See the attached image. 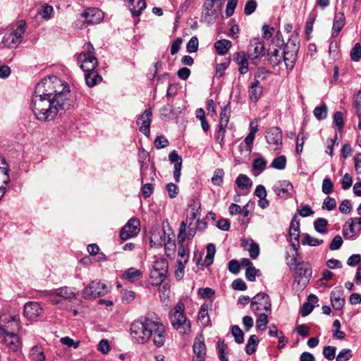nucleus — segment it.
Instances as JSON below:
<instances>
[{"label": "nucleus", "mask_w": 361, "mask_h": 361, "mask_svg": "<svg viewBox=\"0 0 361 361\" xmlns=\"http://www.w3.org/2000/svg\"><path fill=\"white\" fill-rule=\"evenodd\" d=\"M70 90L67 83L51 75L44 78L35 87L30 106L35 117L39 121L49 122L61 111L69 109L73 105L68 98Z\"/></svg>", "instance_id": "obj_1"}, {"label": "nucleus", "mask_w": 361, "mask_h": 361, "mask_svg": "<svg viewBox=\"0 0 361 361\" xmlns=\"http://www.w3.org/2000/svg\"><path fill=\"white\" fill-rule=\"evenodd\" d=\"M129 334L135 343L144 344L152 338L158 348L163 346L166 340L164 326L149 315L134 320L130 325Z\"/></svg>", "instance_id": "obj_2"}, {"label": "nucleus", "mask_w": 361, "mask_h": 361, "mask_svg": "<svg viewBox=\"0 0 361 361\" xmlns=\"http://www.w3.org/2000/svg\"><path fill=\"white\" fill-rule=\"evenodd\" d=\"M185 305L178 302L169 312L171 324L181 334H188L191 330L190 321L184 314Z\"/></svg>", "instance_id": "obj_3"}, {"label": "nucleus", "mask_w": 361, "mask_h": 361, "mask_svg": "<svg viewBox=\"0 0 361 361\" xmlns=\"http://www.w3.org/2000/svg\"><path fill=\"white\" fill-rule=\"evenodd\" d=\"M295 267V277L292 289L295 294H299L307 286L312 276V269L307 263L297 264Z\"/></svg>", "instance_id": "obj_4"}, {"label": "nucleus", "mask_w": 361, "mask_h": 361, "mask_svg": "<svg viewBox=\"0 0 361 361\" xmlns=\"http://www.w3.org/2000/svg\"><path fill=\"white\" fill-rule=\"evenodd\" d=\"M283 61L288 71L293 69L298 59L299 44L294 39H289L282 47Z\"/></svg>", "instance_id": "obj_5"}, {"label": "nucleus", "mask_w": 361, "mask_h": 361, "mask_svg": "<svg viewBox=\"0 0 361 361\" xmlns=\"http://www.w3.org/2000/svg\"><path fill=\"white\" fill-rule=\"evenodd\" d=\"M84 51L78 54L77 57L78 63L80 68H96L98 61L94 56V48L90 42L84 44Z\"/></svg>", "instance_id": "obj_6"}, {"label": "nucleus", "mask_w": 361, "mask_h": 361, "mask_svg": "<svg viewBox=\"0 0 361 361\" xmlns=\"http://www.w3.org/2000/svg\"><path fill=\"white\" fill-rule=\"evenodd\" d=\"M25 21L20 20L18 22L17 27L11 32H6L3 37V43L9 48L16 47L22 41V37L25 33Z\"/></svg>", "instance_id": "obj_7"}, {"label": "nucleus", "mask_w": 361, "mask_h": 361, "mask_svg": "<svg viewBox=\"0 0 361 361\" xmlns=\"http://www.w3.org/2000/svg\"><path fill=\"white\" fill-rule=\"evenodd\" d=\"M109 291L108 286L100 281H92L82 290V297L90 300L103 296Z\"/></svg>", "instance_id": "obj_8"}, {"label": "nucleus", "mask_w": 361, "mask_h": 361, "mask_svg": "<svg viewBox=\"0 0 361 361\" xmlns=\"http://www.w3.org/2000/svg\"><path fill=\"white\" fill-rule=\"evenodd\" d=\"M283 134L279 127H271L267 130L265 138L269 145V148L279 154L282 146Z\"/></svg>", "instance_id": "obj_9"}, {"label": "nucleus", "mask_w": 361, "mask_h": 361, "mask_svg": "<svg viewBox=\"0 0 361 361\" xmlns=\"http://www.w3.org/2000/svg\"><path fill=\"white\" fill-rule=\"evenodd\" d=\"M140 231V221L139 219L133 217L121 228L119 232V238L122 241H126L138 235Z\"/></svg>", "instance_id": "obj_10"}, {"label": "nucleus", "mask_w": 361, "mask_h": 361, "mask_svg": "<svg viewBox=\"0 0 361 361\" xmlns=\"http://www.w3.org/2000/svg\"><path fill=\"white\" fill-rule=\"evenodd\" d=\"M265 55L264 43L259 38H252L247 47V56L250 59H255Z\"/></svg>", "instance_id": "obj_11"}, {"label": "nucleus", "mask_w": 361, "mask_h": 361, "mask_svg": "<svg viewBox=\"0 0 361 361\" xmlns=\"http://www.w3.org/2000/svg\"><path fill=\"white\" fill-rule=\"evenodd\" d=\"M0 330L4 332L2 342L8 347L9 350L13 352L18 350L21 345L18 336L16 334L8 332L4 329L2 324L0 325Z\"/></svg>", "instance_id": "obj_12"}, {"label": "nucleus", "mask_w": 361, "mask_h": 361, "mask_svg": "<svg viewBox=\"0 0 361 361\" xmlns=\"http://www.w3.org/2000/svg\"><path fill=\"white\" fill-rule=\"evenodd\" d=\"M152 109L149 107L139 116L137 121V124L139 126L140 131L147 137H149L150 135V124L152 122Z\"/></svg>", "instance_id": "obj_13"}, {"label": "nucleus", "mask_w": 361, "mask_h": 361, "mask_svg": "<svg viewBox=\"0 0 361 361\" xmlns=\"http://www.w3.org/2000/svg\"><path fill=\"white\" fill-rule=\"evenodd\" d=\"M273 190L278 197L287 199L290 196V193L293 190V186L288 180H279L273 186Z\"/></svg>", "instance_id": "obj_14"}, {"label": "nucleus", "mask_w": 361, "mask_h": 361, "mask_svg": "<svg viewBox=\"0 0 361 361\" xmlns=\"http://www.w3.org/2000/svg\"><path fill=\"white\" fill-rule=\"evenodd\" d=\"M44 295L46 297L59 296L66 300H71L75 296L74 290L68 286H63L59 288L45 290Z\"/></svg>", "instance_id": "obj_15"}, {"label": "nucleus", "mask_w": 361, "mask_h": 361, "mask_svg": "<svg viewBox=\"0 0 361 361\" xmlns=\"http://www.w3.org/2000/svg\"><path fill=\"white\" fill-rule=\"evenodd\" d=\"M192 350L195 354L192 361H204L206 355V345L202 336L195 338L192 346Z\"/></svg>", "instance_id": "obj_16"}, {"label": "nucleus", "mask_w": 361, "mask_h": 361, "mask_svg": "<svg viewBox=\"0 0 361 361\" xmlns=\"http://www.w3.org/2000/svg\"><path fill=\"white\" fill-rule=\"evenodd\" d=\"M171 240L170 234L166 235L164 228L154 231L150 237V243H153L154 246H161L163 245L166 246L171 243Z\"/></svg>", "instance_id": "obj_17"}, {"label": "nucleus", "mask_w": 361, "mask_h": 361, "mask_svg": "<svg viewBox=\"0 0 361 361\" xmlns=\"http://www.w3.org/2000/svg\"><path fill=\"white\" fill-rule=\"evenodd\" d=\"M24 315L30 320H33L39 317L42 312V308L39 303L30 301L25 303L24 306Z\"/></svg>", "instance_id": "obj_18"}, {"label": "nucleus", "mask_w": 361, "mask_h": 361, "mask_svg": "<svg viewBox=\"0 0 361 361\" xmlns=\"http://www.w3.org/2000/svg\"><path fill=\"white\" fill-rule=\"evenodd\" d=\"M169 160L171 163H174L173 177L176 182L178 183L180 178L182 168V157L178 155L176 150H173L169 155Z\"/></svg>", "instance_id": "obj_19"}, {"label": "nucleus", "mask_w": 361, "mask_h": 361, "mask_svg": "<svg viewBox=\"0 0 361 361\" xmlns=\"http://www.w3.org/2000/svg\"><path fill=\"white\" fill-rule=\"evenodd\" d=\"M83 71L86 72L85 74V79L86 84L88 87H92L99 84L102 78L99 75L98 72L95 70L96 68H80Z\"/></svg>", "instance_id": "obj_20"}, {"label": "nucleus", "mask_w": 361, "mask_h": 361, "mask_svg": "<svg viewBox=\"0 0 361 361\" xmlns=\"http://www.w3.org/2000/svg\"><path fill=\"white\" fill-rule=\"evenodd\" d=\"M81 16L85 18V21L88 24H94L99 22L103 16V13L101 10L92 8L82 12Z\"/></svg>", "instance_id": "obj_21"}, {"label": "nucleus", "mask_w": 361, "mask_h": 361, "mask_svg": "<svg viewBox=\"0 0 361 361\" xmlns=\"http://www.w3.org/2000/svg\"><path fill=\"white\" fill-rule=\"evenodd\" d=\"M345 15L343 12L336 13L334 18L331 37L336 38L345 25Z\"/></svg>", "instance_id": "obj_22"}, {"label": "nucleus", "mask_w": 361, "mask_h": 361, "mask_svg": "<svg viewBox=\"0 0 361 361\" xmlns=\"http://www.w3.org/2000/svg\"><path fill=\"white\" fill-rule=\"evenodd\" d=\"M262 90L263 88L260 84L259 80H254L248 87V96L250 99L253 102H257L262 94Z\"/></svg>", "instance_id": "obj_23"}, {"label": "nucleus", "mask_w": 361, "mask_h": 361, "mask_svg": "<svg viewBox=\"0 0 361 361\" xmlns=\"http://www.w3.org/2000/svg\"><path fill=\"white\" fill-rule=\"evenodd\" d=\"M233 61L238 65L240 74L245 75L248 71V61L244 51L236 52L233 55Z\"/></svg>", "instance_id": "obj_24"}, {"label": "nucleus", "mask_w": 361, "mask_h": 361, "mask_svg": "<svg viewBox=\"0 0 361 361\" xmlns=\"http://www.w3.org/2000/svg\"><path fill=\"white\" fill-rule=\"evenodd\" d=\"M128 1L133 17H139L147 6L145 0H128Z\"/></svg>", "instance_id": "obj_25"}, {"label": "nucleus", "mask_w": 361, "mask_h": 361, "mask_svg": "<svg viewBox=\"0 0 361 361\" xmlns=\"http://www.w3.org/2000/svg\"><path fill=\"white\" fill-rule=\"evenodd\" d=\"M212 301L205 302L201 305L200 309L199 310L197 319L204 326L208 325L210 322L208 314V310L212 307Z\"/></svg>", "instance_id": "obj_26"}, {"label": "nucleus", "mask_w": 361, "mask_h": 361, "mask_svg": "<svg viewBox=\"0 0 361 361\" xmlns=\"http://www.w3.org/2000/svg\"><path fill=\"white\" fill-rule=\"evenodd\" d=\"M142 271L134 267L127 269L123 274L122 279L134 283L142 277Z\"/></svg>", "instance_id": "obj_27"}, {"label": "nucleus", "mask_w": 361, "mask_h": 361, "mask_svg": "<svg viewBox=\"0 0 361 361\" xmlns=\"http://www.w3.org/2000/svg\"><path fill=\"white\" fill-rule=\"evenodd\" d=\"M355 223L350 219L345 223L343 227V235L345 238L351 239L361 231V228L355 230Z\"/></svg>", "instance_id": "obj_28"}, {"label": "nucleus", "mask_w": 361, "mask_h": 361, "mask_svg": "<svg viewBox=\"0 0 361 361\" xmlns=\"http://www.w3.org/2000/svg\"><path fill=\"white\" fill-rule=\"evenodd\" d=\"M331 302L332 307L335 310H341L345 303V299L343 298V293L340 291L333 290L331 293Z\"/></svg>", "instance_id": "obj_29"}, {"label": "nucleus", "mask_w": 361, "mask_h": 361, "mask_svg": "<svg viewBox=\"0 0 361 361\" xmlns=\"http://www.w3.org/2000/svg\"><path fill=\"white\" fill-rule=\"evenodd\" d=\"M212 0H207L204 5V18L207 21L214 20L216 18V11L214 8V3Z\"/></svg>", "instance_id": "obj_30"}, {"label": "nucleus", "mask_w": 361, "mask_h": 361, "mask_svg": "<svg viewBox=\"0 0 361 361\" xmlns=\"http://www.w3.org/2000/svg\"><path fill=\"white\" fill-rule=\"evenodd\" d=\"M231 42L228 39H220L214 43V47L219 55H225L231 47Z\"/></svg>", "instance_id": "obj_31"}, {"label": "nucleus", "mask_w": 361, "mask_h": 361, "mask_svg": "<svg viewBox=\"0 0 361 361\" xmlns=\"http://www.w3.org/2000/svg\"><path fill=\"white\" fill-rule=\"evenodd\" d=\"M259 343V341L257 336L256 335H251L245 345V353L249 355L254 354L257 350Z\"/></svg>", "instance_id": "obj_32"}, {"label": "nucleus", "mask_w": 361, "mask_h": 361, "mask_svg": "<svg viewBox=\"0 0 361 361\" xmlns=\"http://www.w3.org/2000/svg\"><path fill=\"white\" fill-rule=\"evenodd\" d=\"M235 183L241 190H249L252 185L251 179L245 174H240L235 179Z\"/></svg>", "instance_id": "obj_33"}, {"label": "nucleus", "mask_w": 361, "mask_h": 361, "mask_svg": "<svg viewBox=\"0 0 361 361\" xmlns=\"http://www.w3.org/2000/svg\"><path fill=\"white\" fill-rule=\"evenodd\" d=\"M145 171L149 172V180L153 182L155 180L156 176V168L154 164H150V162H144L140 164V173L145 174Z\"/></svg>", "instance_id": "obj_34"}, {"label": "nucleus", "mask_w": 361, "mask_h": 361, "mask_svg": "<svg viewBox=\"0 0 361 361\" xmlns=\"http://www.w3.org/2000/svg\"><path fill=\"white\" fill-rule=\"evenodd\" d=\"M149 276L152 281V285L158 286L160 285L166 279L167 274L152 269L150 271Z\"/></svg>", "instance_id": "obj_35"}, {"label": "nucleus", "mask_w": 361, "mask_h": 361, "mask_svg": "<svg viewBox=\"0 0 361 361\" xmlns=\"http://www.w3.org/2000/svg\"><path fill=\"white\" fill-rule=\"evenodd\" d=\"M231 116V104L228 102L222 109L219 115V124L228 126Z\"/></svg>", "instance_id": "obj_36"}, {"label": "nucleus", "mask_w": 361, "mask_h": 361, "mask_svg": "<svg viewBox=\"0 0 361 361\" xmlns=\"http://www.w3.org/2000/svg\"><path fill=\"white\" fill-rule=\"evenodd\" d=\"M327 226L328 221L324 218H318L314 221V228L319 233H326Z\"/></svg>", "instance_id": "obj_37"}, {"label": "nucleus", "mask_w": 361, "mask_h": 361, "mask_svg": "<svg viewBox=\"0 0 361 361\" xmlns=\"http://www.w3.org/2000/svg\"><path fill=\"white\" fill-rule=\"evenodd\" d=\"M168 261L164 258H159L155 260L152 264V269L167 274Z\"/></svg>", "instance_id": "obj_38"}, {"label": "nucleus", "mask_w": 361, "mask_h": 361, "mask_svg": "<svg viewBox=\"0 0 361 361\" xmlns=\"http://www.w3.org/2000/svg\"><path fill=\"white\" fill-rule=\"evenodd\" d=\"M215 253L216 247L214 244H208L207 246V255L204 258V264L207 267L210 266L213 263Z\"/></svg>", "instance_id": "obj_39"}, {"label": "nucleus", "mask_w": 361, "mask_h": 361, "mask_svg": "<svg viewBox=\"0 0 361 361\" xmlns=\"http://www.w3.org/2000/svg\"><path fill=\"white\" fill-rule=\"evenodd\" d=\"M327 106L325 104L314 108L313 114L318 121H322L327 117Z\"/></svg>", "instance_id": "obj_40"}, {"label": "nucleus", "mask_w": 361, "mask_h": 361, "mask_svg": "<svg viewBox=\"0 0 361 361\" xmlns=\"http://www.w3.org/2000/svg\"><path fill=\"white\" fill-rule=\"evenodd\" d=\"M324 240L322 239H318L312 238L308 233L303 234V238L302 239V245H308L310 246H317L322 244Z\"/></svg>", "instance_id": "obj_41"}, {"label": "nucleus", "mask_w": 361, "mask_h": 361, "mask_svg": "<svg viewBox=\"0 0 361 361\" xmlns=\"http://www.w3.org/2000/svg\"><path fill=\"white\" fill-rule=\"evenodd\" d=\"M271 168L277 170H283L286 166V158L285 156H279L275 158L271 164Z\"/></svg>", "instance_id": "obj_42"}, {"label": "nucleus", "mask_w": 361, "mask_h": 361, "mask_svg": "<svg viewBox=\"0 0 361 361\" xmlns=\"http://www.w3.org/2000/svg\"><path fill=\"white\" fill-rule=\"evenodd\" d=\"M224 171L222 169H216L214 171V176L212 178V183L217 186H221L224 182Z\"/></svg>", "instance_id": "obj_43"}, {"label": "nucleus", "mask_w": 361, "mask_h": 361, "mask_svg": "<svg viewBox=\"0 0 361 361\" xmlns=\"http://www.w3.org/2000/svg\"><path fill=\"white\" fill-rule=\"evenodd\" d=\"M231 334L234 337L235 343L241 344L244 341V333L238 325H234L231 328Z\"/></svg>", "instance_id": "obj_44"}, {"label": "nucleus", "mask_w": 361, "mask_h": 361, "mask_svg": "<svg viewBox=\"0 0 361 361\" xmlns=\"http://www.w3.org/2000/svg\"><path fill=\"white\" fill-rule=\"evenodd\" d=\"M227 126L219 124L218 130L215 135V138L216 141L219 143L221 147L224 145V138L226 132Z\"/></svg>", "instance_id": "obj_45"}, {"label": "nucleus", "mask_w": 361, "mask_h": 361, "mask_svg": "<svg viewBox=\"0 0 361 361\" xmlns=\"http://www.w3.org/2000/svg\"><path fill=\"white\" fill-rule=\"evenodd\" d=\"M227 348L226 344L224 340H219L216 343V348L218 350L219 358L221 361H228V357L226 355V349Z\"/></svg>", "instance_id": "obj_46"}, {"label": "nucleus", "mask_w": 361, "mask_h": 361, "mask_svg": "<svg viewBox=\"0 0 361 361\" xmlns=\"http://www.w3.org/2000/svg\"><path fill=\"white\" fill-rule=\"evenodd\" d=\"M289 237H290V241L291 243V246L293 247V250L295 251H298L300 247V242H299V238H300V231H290V229H289Z\"/></svg>", "instance_id": "obj_47"}, {"label": "nucleus", "mask_w": 361, "mask_h": 361, "mask_svg": "<svg viewBox=\"0 0 361 361\" xmlns=\"http://www.w3.org/2000/svg\"><path fill=\"white\" fill-rule=\"evenodd\" d=\"M268 324L267 315L264 313H261L258 315L256 320V328L259 331H264Z\"/></svg>", "instance_id": "obj_48"}, {"label": "nucleus", "mask_w": 361, "mask_h": 361, "mask_svg": "<svg viewBox=\"0 0 361 361\" xmlns=\"http://www.w3.org/2000/svg\"><path fill=\"white\" fill-rule=\"evenodd\" d=\"M267 164V162L264 158H257L253 161L252 169L255 171H257L258 173H261L265 169Z\"/></svg>", "instance_id": "obj_49"}, {"label": "nucleus", "mask_w": 361, "mask_h": 361, "mask_svg": "<svg viewBox=\"0 0 361 361\" xmlns=\"http://www.w3.org/2000/svg\"><path fill=\"white\" fill-rule=\"evenodd\" d=\"M32 357L37 361H44L45 355L41 346H35L31 350Z\"/></svg>", "instance_id": "obj_50"}, {"label": "nucleus", "mask_w": 361, "mask_h": 361, "mask_svg": "<svg viewBox=\"0 0 361 361\" xmlns=\"http://www.w3.org/2000/svg\"><path fill=\"white\" fill-rule=\"evenodd\" d=\"M173 106L171 104H166L160 109V116L162 119L169 118L173 114Z\"/></svg>", "instance_id": "obj_51"}, {"label": "nucleus", "mask_w": 361, "mask_h": 361, "mask_svg": "<svg viewBox=\"0 0 361 361\" xmlns=\"http://www.w3.org/2000/svg\"><path fill=\"white\" fill-rule=\"evenodd\" d=\"M350 59L353 61H358L361 59V44L356 43L350 53Z\"/></svg>", "instance_id": "obj_52"}, {"label": "nucleus", "mask_w": 361, "mask_h": 361, "mask_svg": "<svg viewBox=\"0 0 361 361\" xmlns=\"http://www.w3.org/2000/svg\"><path fill=\"white\" fill-rule=\"evenodd\" d=\"M187 238V233H186V223L185 221H182L180 223L179 231L177 236V240L178 244H183Z\"/></svg>", "instance_id": "obj_53"}, {"label": "nucleus", "mask_w": 361, "mask_h": 361, "mask_svg": "<svg viewBox=\"0 0 361 361\" xmlns=\"http://www.w3.org/2000/svg\"><path fill=\"white\" fill-rule=\"evenodd\" d=\"M334 183L331 180L326 177L322 181V190L325 195H329L333 192Z\"/></svg>", "instance_id": "obj_54"}, {"label": "nucleus", "mask_w": 361, "mask_h": 361, "mask_svg": "<svg viewBox=\"0 0 361 361\" xmlns=\"http://www.w3.org/2000/svg\"><path fill=\"white\" fill-rule=\"evenodd\" d=\"M185 264L186 263H184L182 259H177V266L175 270V276L176 279L180 280L183 278Z\"/></svg>", "instance_id": "obj_55"}, {"label": "nucleus", "mask_w": 361, "mask_h": 361, "mask_svg": "<svg viewBox=\"0 0 361 361\" xmlns=\"http://www.w3.org/2000/svg\"><path fill=\"white\" fill-rule=\"evenodd\" d=\"M336 207V201L334 198L328 196L322 203V209L328 211H332Z\"/></svg>", "instance_id": "obj_56"}, {"label": "nucleus", "mask_w": 361, "mask_h": 361, "mask_svg": "<svg viewBox=\"0 0 361 361\" xmlns=\"http://www.w3.org/2000/svg\"><path fill=\"white\" fill-rule=\"evenodd\" d=\"M257 6L256 0H248L245 5L244 13L247 16L252 14L255 11Z\"/></svg>", "instance_id": "obj_57"}, {"label": "nucleus", "mask_w": 361, "mask_h": 361, "mask_svg": "<svg viewBox=\"0 0 361 361\" xmlns=\"http://www.w3.org/2000/svg\"><path fill=\"white\" fill-rule=\"evenodd\" d=\"M336 348L334 346H325L323 349V355L329 360H333L335 358Z\"/></svg>", "instance_id": "obj_58"}, {"label": "nucleus", "mask_w": 361, "mask_h": 361, "mask_svg": "<svg viewBox=\"0 0 361 361\" xmlns=\"http://www.w3.org/2000/svg\"><path fill=\"white\" fill-rule=\"evenodd\" d=\"M198 39L197 37H192L187 44L186 49L189 53L196 52L198 49Z\"/></svg>", "instance_id": "obj_59"}, {"label": "nucleus", "mask_w": 361, "mask_h": 361, "mask_svg": "<svg viewBox=\"0 0 361 361\" xmlns=\"http://www.w3.org/2000/svg\"><path fill=\"white\" fill-rule=\"evenodd\" d=\"M285 42L281 31H277L275 36L272 39V44L270 46H274L281 49L284 45Z\"/></svg>", "instance_id": "obj_60"}, {"label": "nucleus", "mask_w": 361, "mask_h": 361, "mask_svg": "<svg viewBox=\"0 0 361 361\" xmlns=\"http://www.w3.org/2000/svg\"><path fill=\"white\" fill-rule=\"evenodd\" d=\"M238 4V0H228L225 13L227 18L233 15Z\"/></svg>", "instance_id": "obj_61"}, {"label": "nucleus", "mask_w": 361, "mask_h": 361, "mask_svg": "<svg viewBox=\"0 0 361 361\" xmlns=\"http://www.w3.org/2000/svg\"><path fill=\"white\" fill-rule=\"evenodd\" d=\"M154 144L157 149H162L167 147L169 142L164 136L159 135L155 138Z\"/></svg>", "instance_id": "obj_62"}, {"label": "nucleus", "mask_w": 361, "mask_h": 361, "mask_svg": "<svg viewBox=\"0 0 361 361\" xmlns=\"http://www.w3.org/2000/svg\"><path fill=\"white\" fill-rule=\"evenodd\" d=\"M154 187L152 183H147L145 184L142 183V194L145 199H147L151 196L153 192Z\"/></svg>", "instance_id": "obj_63"}, {"label": "nucleus", "mask_w": 361, "mask_h": 361, "mask_svg": "<svg viewBox=\"0 0 361 361\" xmlns=\"http://www.w3.org/2000/svg\"><path fill=\"white\" fill-rule=\"evenodd\" d=\"M352 351L350 349L341 350L336 357V361H348L352 357Z\"/></svg>", "instance_id": "obj_64"}]
</instances>
